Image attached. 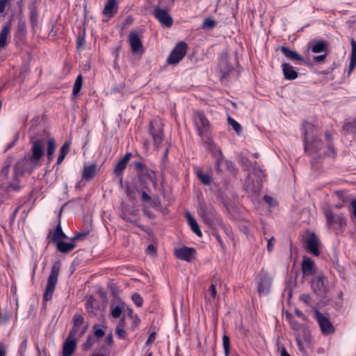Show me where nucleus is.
Returning <instances> with one entry per match:
<instances>
[{
  "label": "nucleus",
  "instance_id": "f257e3e1",
  "mask_svg": "<svg viewBox=\"0 0 356 356\" xmlns=\"http://www.w3.org/2000/svg\"><path fill=\"white\" fill-rule=\"evenodd\" d=\"M31 146V156H45L44 149L47 147L46 156H53L56 147L55 138L47 130L42 129L30 137Z\"/></svg>",
  "mask_w": 356,
  "mask_h": 356
},
{
  "label": "nucleus",
  "instance_id": "f03ea898",
  "mask_svg": "<svg viewBox=\"0 0 356 356\" xmlns=\"http://www.w3.org/2000/svg\"><path fill=\"white\" fill-rule=\"evenodd\" d=\"M149 132L151 134L154 147L156 150V154L162 156H167L171 145H162L164 137L163 124L159 120H153L149 124Z\"/></svg>",
  "mask_w": 356,
  "mask_h": 356
},
{
  "label": "nucleus",
  "instance_id": "7ed1b4c3",
  "mask_svg": "<svg viewBox=\"0 0 356 356\" xmlns=\"http://www.w3.org/2000/svg\"><path fill=\"white\" fill-rule=\"evenodd\" d=\"M314 126L307 122H305L301 127L305 152L307 154H313L318 152L322 145V141L318 140L314 133Z\"/></svg>",
  "mask_w": 356,
  "mask_h": 356
},
{
  "label": "nucleus",
  "instance_id": "20e7f679",
  "mask_svg": "<svg viewBox=\"0 0 356 356\" xmlns=\"http://www.w3.org/2000/svg\"><path fill=\"white\" fill-rule=\"evenodd\" d=\"M323 213L329 229H333L337 234L344 231L347 220L343 213H334L330 209H325Z\"/></svg>",
  "mask_w": 356,
  "mask_h": 356
},
{
  "label": "nucleus",
  "instance_id": "39448f33",
  "mask_svg": "<svg viewBox=\"0 0 356 356\" xmlns=\"http://www.w3.org/2000/svg\"><path fill=\"white\" fill-rule=\"evenodd\" d=\"M41 157H22L15 165L13 177L18 181L24 173H31L39 165Z\"/></svg>",
  "mask_w": 356,
  "mask_h": 356
},
{
  "label": "nucleus",
  "instance_id": "423d86ee",
  "mask_svg": "<svg viewBox=\"0 0 356 356\" xmlns=\"http://www.w3.org/2000/svg\"><path fill=\"white\" fill-rule=\"evenodd\" d=\"M61 263L59 261H55L51 266L50 274L47 280L46 289L44 293V301H49L51 299L58 281Z\"/></svg>",
  "mask_w": 356,
  "mask_h": 356
},
{
  "label": "nucleus",
  "instance_id": "0eeeda50",
  "mask_svg": "<svg viewBox=\"0 0 356 356\" xmlns=\"http://www.w3.org/2000/svg\"><path fill=\"white\" fill-rule=\"evenodd\" d=\"M199 215L203 222L209 227H213L216 224L221 222L217 211L213 207H207L201 204L198 209Z\"/></svg>",
  "mask_w": 356,
  "mask_h": 356
},
{
  "label": "nucleus",
  "instance_id": "6e6552de",
  "mask_svg": "<svg viewBox=\"0 0 356 356\" xmlns=\"http://www.w3.org/2000/svg\"><path fill=\"white\" fill-rule=\"evenodd\" d=\"M314 316L320 327L322 334L328 335L334 332V327L327 316H325L317 309H314Z\"/></svg>",
  "mask_w": 356,
  "mask_h": 356
},
{
  "label": "nucleus",
  "instance_id": "1a4fd4ad",
  "mask_svg": "<svg viewBox=\"0 0 356 356\" xmlns=\"http://www.w3.org/2000/svg\"><path fill=\"white\" fill-rule=\"evenodd\" d=\"M187 44L184 41L177 42L167 58L170 65H176L186 56Z\"/></svg>",
  "mask_w": 356,
  "mask_h": 356
},
{
  "label": "nucleus",
  "instance_id": "9d476101",
  "mask_svg": "<svg viewBox=\"0 0 356 356\" xmlns=\"http://www.w3.org/2000/svg\"><path fill=\"white\" fill-rule=\"evenodd\" d=\"M325 277L317 275L314 277L311 281V285L314 293L322 298H325L328 291L324 283Z\"/></svg>",
  "mask_w": 356,
  "mask_h": 356
},
{
  "label": "nucleus",
  "instance_id": "9b49d317",
  "mask_svg": "<svg viewBox=\"0 0 356 356\" xmlns=\"http://www.w3.org/2000/svg\"><path fill=\"white\" fill-rule=\"evenodd\" d=\"M195 124L197 129L198 134L203 136L207 134L209 130L210 124L202 111H197L195 116Z\"/></svg>",
  "mask_w": 356,
  "mask_h": 356
},
{
  "label": "nucleus",
  "instance_id": "f8f14e48",
  "mask_svg": "<svg viewBox=\"0 0 356 356\" xmlns=\"http://www.w3.org/2000/svg\"><path fill=\"white\" fill-rule=\"evenodd\" d=\"M153 15L163 26L170 28L172 26V17L166 10L157 6L154 10Z\"/></svg>",
  "mask_w": 356,
  "mask_h": 356
},
{
  "label": "nucleus",
  "instance_id": "ddd939ff",
  "mask_svg": "<svg viewBox=\"0 0 356 356\" xmlns=\"http://www.w3.org/2000/svg\"><path fill=\"white\" fill-rule=\"evenodd\" d=\"M305 244L306 249L309 253L314 256H319L320 251L318 248L320 246L321 241L315 233L309 232V236L305 240Z\"/></svg>",
  "mask_w": 356,
  "mask_h": 356
},
{
  "label": "nucleus",
  "instance_id": "4468645a",
  "mask_svg": "<svg viewBox=\"0 0 356 356\" xmlns=\"http://www.w3.org/2000/svg\"><path fill=\"white\" fill-rule=\"evenodd\" d=\"M86 235V234H79L71 238V241L70 243L63 241V240L58 241V243H55L57 250L60 253L64 254L70 252L76 247L75 242Z\"/></svg>",
  "mask_w": 356,
  "mask_h": 356
},
{
  "label": "nucleus",
  "instance_id": "2eb2a0df",
  "mask_svg": "<svg viewBox=\"0 0 356 356\" xmlns=\"http://www.w3.org/2000/svg\"><path fill=\"white\" fill-rule=\"evenodd\" d=\"M196 254V250L193 248L183 246L175 250V257L181 260L191 262Z\"/></svg>",
  "mask_w": 356,
  "mask_h": 356
},
{
  "label": "nucleus",
  "instance_id": "dca6fc26",
  "mask_svg": "<svg viewBox=\"0 0 356 356\" xmlns=\"http://www.w3.org/2000/svg\"><path fill=\"white\" fill-rule=\"evenodd\" d=\"M129 42L134 54H143L144 52L143 46L138 33L136 31H130L129 34Z\"/></svg>",
  "mask_w": 356,
  "mask_h": 356
},
{
  "label": "nucleus",
  "instance_id": "f3484780",
  "mask_svg": "<svg viewBox=\"0 0 356 356\" xmlns=\"http://www.w3.org/2000/svg\"><path fill=\"white\" fill-rule=\"evenodd\" d=\"M308 49L312 51V53H326L328 51L329 42L325 40H312L308 42Z\"/></svg>",
  "mask_w": 356,
  "mask_h": 356
},
{
  "label": "nucleus",
  "instance_id": "a211bd4d",
  "mask_svg": "<svg viewBox=\"0 0 356 356\" xmlns=\"http://www.w3.org/2000/svg\"><path fill=\"white\" fill-rule=\"evenodd\" d=\"M99 170V169L95 163H92L90 164L85 163L83 167L81 174L82 179L87 181H92L95 178Z\"/></svg>",
  "mask_w": 356,
  "mask_h": 356
},
{
  "label": "nucleus",
  "instance_id": "6ab92c4d",
  "mask_svg": "<svg viewBox=\"0 0 356 356\" xmlns=\"http://www.w3.org/2000/svg\"><path fill=\"white\" fill-rule=\"evenodd\" d=\"M73 327L70 332V336H76L80 332V337L83 335L87 330V326L80 331V327L84 323V318L79 314H75L72 318Z\"/></svg>",
  "mask_w": 356,
  "mask_h": 356
},
{
  "label": "nucleus",
  "instance_id": "aec40b11",
  "mask_svg": "<svg viewBox=\"0 0 356 356\" xmlns=\"http://www.w3.org/2000/svg\"><path fill=\"white\" fill-rule=\"evenodd\" d=\"M243 188L247 192L257 194L261 191L263 185L261 184V180L254 181L251 176L248 175L244 183Z\"/></svg>",
  "mask_w": 356,
  "mask_h": 356
},
{
  "label": "nucleus",
  "instance_id": "412c9836",
  "mask_svg": "<svg viewBox=\"0 0 356 356\" xmlns=\"http://www.w3.org/2000/svg\"><path fill=\"white\" fill-rule=\"evenodd\" d=\"M282 53L289 60L292 61H298L300 63H303L307 65V61L304 59V58L300 55L297 51L291 50L287 47L281 46L280 47Z\"/></svg>",
  "mask_w": 356,
  "mask_h": 356
},
{
  "label": "nucleus",
  "instance_id": "4be33fe9",
  "mask_svg": "<svg viewBox=\"0 0 356 356\" xmlns=\"http://www.w3.org/2000/svg\"><path fill=\"white\" fill-rule=\"evenodd\" d=\"M302 334L300 333L297 334L296 337V341L297 342L298 348L300 351L303 353H305V348L304 347V343L306 344H309L311 336L310 333L307 328H303L302 330Z\"/></svg>",
  "mask_w": 356,
  "mask_h": 356
},
{
  "label": "nucleus",
  "instance_id": "5701e85b",
  "mask_svg": "<svg viewBox=\"0 0 356 356\" xmlns=\"http://www.w3.org/2000/svg\"><path fill=\"white\" fill-rule=\"evenodd\" d=\"M74 336H69L65 341L63 346V356H72L76 348V340L73 338Z\"/></svg>",
  "mask_w": 356,
  "mask_h": 356
},
{
  "label": "nucleus",
  "instance_id": "b1692460",
  "mask_svg": "<svg viewBox=\"0 0 356 356\" xmlns=\"http://www.w3.org/2000/svg\"><path fill=\"white\" fill-rule=\"evenodd\" d=\"M282 69L284 79L286 80H294L298 76V72L295 70V68L289 63H283Z\"/></svg>",
  "mask_w": 356,
  "mask_h": 356
},
{
  "label": "nucleus",
  "instance_id": "393cba45",
  "mask_svg": "<svg viewBox=\"0 0 356 356\" xmlns=\"http://www.w3.org/2000/svg\"><path fill=\"white\" fill-rule=\"evenodd\" d=\"M302 271L304 275H311L316 273L314 262L311 258H304L302 263Z\"/></svg>",
  "mask_w": 356,
  "mask_h": 356
},
{
  "label": "nucleus",
  "instance_id": "a878e982",
  "mask_svg": "<svg viewBox=\"0 0 356 356\" xmlns=\"http://www.w3.org/2000/svg\"><path fill=\"white\" fill-rule=\"evenodd\" d=\"M26 35V22L20 18L18 20L16 30L15 32V38H16L18 40L22 41Z\"/></svg>",
  "mask_w": 356,
  "mask_h": 356
},
{
  "label": "nucleus",
  "instance_id": "bb28decb",
  "mask_svg": "<svg viewBox=\"0 0 356 356\" xmlns=\"http://www.w3.org/2000/svg\"><path fill=\"white\" fill-rule=\"evenodd\" d=\"M60 216H61V213H60V214H59L58 223L56 225V227L53 232L52 237H51V241L54 243H56L61 240L67 238V235L63 232V231L62 229V227L60 225Z\"/></svg>",
  "mask_w": 356,
  "mask_h": 356
},
{
  "label": "nucleus",
  "instance_id": "cd10ccee",
  "mask_svg": "<svg viewBox=\"0 0 356 356\" xmlns=\"http://www.w3.org/2000/svg\"><path fill=\"white\" fill-rule=\"evenodd\" d=\"M216 168L218 170L222 171L227 170L230 172H234V163L228 160L225 159V157H218L216 161Z\"/></svg>",
  "mask_w": 356,
  "mask_h": 356
},
{
  "label": "nucleus",
  "instance_id": "c85d7f7f",
  "mask_svg": "<svg viewBox=\"0 0 356 356\" xmlns=\"http://www.w3.org/2000/svg\"><path fill=\"white\" fill-rule=\"evenodd\" d=\"M118 12V2L116 0H108L103 10L104 15L113 17Z\"/></svg>",
  "mask_w": 356,
  "mask_h": 356
},
{
  "label": "nucleus",
  "instance_id": "c756f323",
  "mask_svg": "<svg viewBox=\"0 0 356 356\" xmlns=\"http://www.w3.org/2000/svg\"><path fill=\"white\" fill-rule=\"evenodd\" d=\"M204 147L211 156H222L220 147L216 145L211 139L204 143Z\"/></svg>",
  "mask_w": 356,
  "mask_h": 356
},
{
  "label": "nucleus",
  "instance_id": "7c9ffc66",
  "mask_svg": "<svg viewBox=\"0 0 356 356\" xmlns=\"http://www.w3.org/2000/svg\"><path fill=\"white\" fill-rule=\"evenodd\" d=\"M351 44V54L350 60L348 70V76H349L356 67V41L352 38L350 41Z\"/></svg>",
  "mask_w": 356,
  "mask_h": 356
},
{
  "label": "nucleus",
  "instance_id": "2f4dec72",
  "mask_svg": "<svg viewBox=\"0 0 356 356\" xmlns=\"http://www.w3.org/2000/svg\"><path fill=\"white\" fill-rule=\"evenodd\" d=\"M131 157H122L118 162L116 163L115 168L113 170V173L117 177H120L122 172L125 170L127 163L130 161Z\"/></svg>",
  "mask_w": 356,
  "mask_h": 356
},
{
  "label": "nucleus",
  "instance_id": "473e14b6",
  "mask_svg": "<svg viewBox=\"0 0 356 356\" xmlns=\"http://www.w3.org/2000/svg\"><path fill=\"white\" fill-rule=\"evenodd\" d=\"M270 286V282L266 275L260 276L258 286V292L259 294L268 292Z\"/></svg>",
  "mask_w": 356,
  "mask_h": 356
},
{
  "label": "nucleus",
  "instance_id": "72a5a7b5",
  "mask_svg": "<svg viewBox=\"0 0 356 356\" xmlns=\"http://www.w3.org/2000/svg\"><path fill=\"white\" fill-rule=\"evenodd\" d=\"M186 216L188 219V224L190 225L193 232L195 233L199 237H202V232L200 229V227L196 221V220L191 216V214L188 211L186 213Z\"/></svg>",
  "mask_w": 356,
  "mask_h": 356
},
{
  "label": "nucleus",
  "instance_id": "f704fd0d",
  "mask_svg": "<svg viewBox=\"0 0 356 356\" xmlns=\"http://www.w3.org/2000/svg\"><path fill=\"white\" fill-rule=\"evenodd\" d=\"M11 24H6L2 28L0 32V48H3L6 46L7 42L8 35L10 31Z\"/></svg>",
  "mask_w": 356,
  "mask_h": 356
},
{
  "label": "nucleus",
  "instance_id": "c9c22d12",
  "mask_svg": "<svg viewBox=\"0 0 356 356\" xmlns=\"http://www.w3.org/2000/svg\"><path fill=\"white\" fill-rule=\"evenodd\" d=\"M325 138L327 140V151L325 154L326 156H330V154H336L337 151L332 143V134L329 132H326Z\"/></svg>",
  "mask_w": 356,
  "mask_h": 356
},
{
  "label": "nucleus",
  "instance_id": "e433bc0d",
  "mask_svg": "<svg viewBox=\"0 0 356 356\" xmlns=\"http://www.w3.org/2000/svg\"><path fill=\"white\" fill-rule=\"evenodd\" d=\"M195 172L197 178L203 184L209 185L211 184V177L209 175L204 173L200 169H195Z\"/></svg>",
  "mask_w": 356,
  "mask_h": 356
},
{
  "label": "nucleus",
  "instance_id": "4c0bfd02",
  "mask_svg": "<svg viewBox=\"0 0 356 356\" xmlns=\"http://www.w3.org/2000/svg\"><path fill=\"white\" fill-rule=\"evenodd\" d=\"M83 86V78L81 74H79L75 80L72 89V95L76 96L81 91Z\"/></svg>",
  "mask_w": 356,
  "mask_h": 356
},
{
  "label": "nucleus",
  "instance_id": "58836bf2",
  "mask_svg": "<svg viewBox=\"0 0 356 356\" xmlns=\"http://www.w3.org/2000/svg\"><path fill=\"white\" fill-rule=\"evenodd\" d=\"M240 162L244 170H253V167L256 166V161H251L248 157H241Z\"/></svg>",
  "mask_w": 356,
  "mask_h": 356
},
{
  "label": "nucleus",
  "instance_id": "ea45409f",
  "mask_svg": "<svg viewBox=\"0 0 356 356\" xmlns=\"http://www.w3.org/2000/svg\"><path fill=\"white\" fill-rule=\"evenodd\" d=\"M227 122H228V124L232 127L233 130H234V131L236 132V134L238 136H240L241 134L242 127H241V124L237 121H236L234 119H233L230 116H228Z\"/></svg>",
  "mask_w": 356,
  "mask_h": 356
},
{
  "label": "nucleus",
  "instance_id": "a19ab883",
  "mask_svg": "<svg viewBox=\"0 0 356 356\" xmlns=\"http://www.w3.org/2000/svg\"><path fill=\"white\" fill-rule=\"evenodd\" d=\"M86 305L88 312H92L93 309H97L99 307L97 301L92 296L88 298Z\"/></svg>",
  "mask_w": 356,
  "mask_h": 356
},
{
  "label": "nucleus",
  "instance_id": "79ce46f5",
  "mask_svg": "<svg viewBox=\"0 0 356 356\" xmlns=\"http://www.w3.org/2000/svg\"><path fill=\"white\" fill-rule=\"evenodd\" d=\"M343 131L346 133L355 132L356 131V119L353 122H346L343 126Z\"/></svg>",
  "mask_w": 356,
  "mask_h": 356
},
{
  "label": "nucleus",
  "instance_id": "37998d69",
  "mask_svg": "<svg viewBox=\"0 0 356 356\" xmlns=\"http://www.w3.org/2000/svg\"><path fill=\"white\" fill-rule=\"evenodd\" d=\"M216 26V20L211 17H207L204 20L202 27L203 29H207L211 30L214 29Z\"/></svg>",
  "mask_w": 356,
  "mask_h": 356
},
{
  "label": "nucleus",
  "instance_id": "c03bdc74",
  "mask_svg": "<svg viewBox=\"0 0 356 356\" xmlns=\"http://www.w3.org/2000/svg\"><path fill=\"white\" fill-rule=\"evenodd\" d=\"M71 145V140H66L64 144L60 147L59 149V154L58 156H66L67 154L70 151V147Z\"/></svg>",
  "mask_w": 356,
  "mask_h": 356
},
{
  "label": "nucleus",
  "instance_id": "a18cd8bd",
  "mask_svg": "<svg viewBox=\"0 0 356 356\" xmlns=\"http://www.w3.org/2000/svg\"><path fill=\"white\" fill-rule=\"evenodd\" d=\"M10 166V162L8 160H7L5 162L4 166L0 170V179H1L7 178L8 172H9Z\"/></svg>",
  "mask_w": 356,
  "mask_h": 356
},
{
  "label": "nucleus",
  "instance_id": "49530a36",
  "mask_svg": "<svg viewBox=\"0 0 356 356\" xmlns=\"http://www.w3.org/2000/svg\"><path fill=\"white\" fill-rule=\"evenodd\" d=\"M38 17V13L36 6H32L30 10V21L33 25L37 22Z\"/></svg>",
  "mask_w": 356,
  "mask_h": 356
},
{
  "label": "nucleus",
  "instance_id": "de8ad7c7",
  "mask_svg": "<svg viewBox=\"0 0 356 356\" xmlns=\"http://www.w3.org/2000/svg\"><path fill=\"white\" fill-rule=\"evenodd\" d=\"M253 173L254 175L256 177V180H261V184H262V182L265 178V175L264 171L260 169L255 167H253Z\"/></svg>",
  "mask_w": 356,
  "mask_h": 356
},
{
  "label": "nucleus",
  "instance_id": "09e8293b",
  "mask_svg": "<svg viewBox=\"0 0 356 356\" xmlns=\"http://www.w3.org/2000/svg\"><path fill=\"white\" fill-rule=\"evenodd\" d=\"M21 178H19L18 179V181H17L15 178H14V181H10L8 184V188H7V191H10V190H13V191H18L21 189L22 186L19 185V180H20Z\"/></svg>",
  "mask_w": 356,
  "mask_h": 356
},
{
  "label": "nucleus",
  "instance_id": "8fccbe9b",
  "mask_svg": "<svg viewBox=\"0 0 356 356\" xmlns=\"http://www.w3.org/2000/svg\"><path fill=\"white\" fill-rule=\"evenodd\" d=\"M85 36H86V31H85V29H83L82 31V32L79 33V37L77 38V40L76 41L77 49H81L82 47L83 44H84Z\"/></svg>",
  "mask_w": 356,
  "mask_h": 356
},
{
  "label": "nucleus",
  "instance_id": "3c124183",
  "mask_svg": "<svg viewBox=\"0 0 356 356\" xmlns=\"http://www.w3.org/2000/svg\"><path fill=\"white\" fill-rule=\"evenodd\" d=\"M122 309L120 306L116 305L114 307H111V314L113 318H119L122 315Z\"/></svg>",
  "mask_w": 356,
  "mask_h": 356
},
{
  "label": "nucleus",
  "instance_id": "603ef678",
  "mask_svg": "<svg viewBox=\"0 0 356 356\" xmlns=\"http://www.w3.org/2000/svg\"><path fill=\"white\" fill-rule=\"evenodd\" d=\"M222 344H223V348H224L225 353L226 355H227L229 352L230 343H229V338L226 334L223 335V337H222Z\"/></svg>",
  "mask_w": 356,
  "mask_h": 356
},
{
  "label": "nucleus",
  "instance_id": "864d4df0",
  "mask_svg": "<svg viewBox=\"0 0 356 356\" xmlns=\"http://www.w3.org/2000/svg\"><path fill=\"white\" fill-rule=\"evenodd\" d=\"M311 164L312 168L317 170L318 169L322 164V157H312L311 160Z\"/></svg>",
  "mask_w": 356,
  "mask_h": 356
},
{
  "label": "nucleus",
  "instance_id": "5fc2aeb1",
  "mask_svg": "<svg viewBox=\"0 0 356 356\" xmlns=\"http://www.w3.org/2000/svg\"><path fill=\"white\" fill-rule=\"evenodd\" d=\"M337 197L341 200L343 202H348L349 201V197L346 195L343 191H337L334 192Z\"/></svg>",
  "mask_w": 356,
  "mask_h": 356
},
{
  "label": "nucleus",
  "instance_id": "6e6d98bb",
  "mask_svg": "<svg viewBox=\"0 0 356 356\" xmlns=\"http://www.w3.org/2000/svg\"><path fill=\"white\" fill-rule=\"evenodd\" d=\"M131 299L137 307H140L143 305V300L140 294L137 293H134L132 295Z\"/></svg>",
  "mask_w": 356,
  "mask_h": 356
},
{
  "label": "nucleus",
  "instance_id": "4d7b16f0",
  "mask_svg": "<svg viewBox=\"0 0 356 356\" xmlns=\"http://www.w3.org/2000/svg\"><path fill=\"white\" fill-rule=\"evenodd\" d=\"M93 344L94 341H92V338L88 336L86 341L82 345V348L83 350H88L93 346Z\"/></svg>",
  "mask_w": 356,
  "mask_h": 356
},
{
  "label": "nucleus",
  "instance_id": "13d9d810",
  "mask_svg": "<svg viewBox=\"0 0 356 356\" xmlns=\"http://www.w3.org/2000/svg\"><path fill=\"white\" fill-rule=\"evenodd\" d=\"M115 334H116L117 337L120 339H123L126 337V332L124 331V327H116Z\"/></svg>",
  "mask_w": 356,
  "mask_h": 356
},
{
  "label": "nucleus",
  "instance_id": "bf43d9fd",
  "mask_svg": "<svg viewBox=\"0 0 356 356\" xmlns=\"http://www.w3.org/2000/svg\"><path fill=\"white\" fill-rule=\"evenodd\" d=\"M327 56V52L324 53L323 54L319 56H314L313 58V60L316 63H323Z\"/></svg>",
  "mask_w": 356,
  "mask_h": 356
},
{
  "label": "nucleus",
  "instance_id": "052dcab7",
  "mask_svg": "<svg viewBox=\"0 0 356 356\" xmlns=\"http://www.w3.org/2000/svg\"><path fill=\"white\" fill-rule=\"evenodd\" d=\"M94 334L98 339L102 338L104 335V331L97 325H94Z\"/></svg>",
  "mask_w": 356,
  "mask_h": 356
},
{
  "label": "nucleus",
  "instance_id": "680f3d73",
  "mask_svg": "<svg viewBox=\"0 0 356 356\" xmlns=\"http://www.w3.org/2000/svg\"><path fill=\"white\" fill-rule=\"evenodd\" d=\"M266 240L267 241V247H266L267 250L268 252H271L273 249L274 243L275 241V239L273 236H272L270 238H266Z\"/></svg>",
  "mask_w": 356,
  "mask_h": 356
},
{
  "label": "nucleus",
  "instance_id": "e2e57ef3",
  "mask_svg": "<svg viewBox=\"0 0 356 356\" xmlns=\"http://www.w3.org/2000/svg\"><path fill=\"white\" fill-rule=\"evenodd\" d=\"M209 292L211 293L212 297V300H214L217 296V291L216 284H211L210 287L209 288Z\"/></svg>",
  "mask_w": 356,
  "mask_h": 356
},
{
  "label": "nucleus",
  "instance_id": "0e129e2a",
  "mask_svg": "<svg viewBox=\"0 0 356 356\" xmlns=\"http://www.w3.org/2000/svg\"><path fill=\"white\" fill-rule=\"evenodd\" d=\"M19 139V134L17 133L15 136V138L13 140V141L11 143H10L7 147H6V149H4V152L3 153H6L8 149H10V148H12L15 144L16 143V142Z\"/></svg>",
  "mask_w": 356,
  "mask_h": 356
},
{
  "label": "nucleus",
  "instance_id": "69168bd1",
  "mask_svg": "<svg viewBox=\"0 0 356 356\" xmlns=\"http://www.w3.org/2000/svg\"><path fill=\"white\" fill-rule=\"evenodd\" d=\"M337 67L336 63L334 62L330 67H329L327 69L321 71L319 74L322 75H327L329 74L330 72H332Z\"/></svg>",
  "mask_w": 356,
  "mask_h": 356
},
{
  "label": "nucleus",
  "instance_id": "338daca9",
  "mask_svg": "<svg viewBox=\"0 0 356 356\" xmlns=\"http://www.w3.org/2000/svg\"><path fill=\"white\" fill-rule=\"evenodd\" d=\"M291 327L295 330H300V334H302V330L304 327H302V325L298 321H292L291 322Z\"/></svg>",
  "mask_w": 356,
  "mask_h": 356
},
{
  "label": "nucleus",
  "instance_id": "774afa93",
  "mask_svg": "<svg viewBox=\"0 0 356 356\" xmlns=\"http://www.w3.org/2000/svg\"><path fill=\"white\" fill-rule=\"evenodd\" d=\"M264 202L268 204L270 207H273L275 204V201L273 198L268 195H265L263 197Z\"/></svg>",
  "mask_w": 356,
  "mask_h": 356
}]
</instances>
